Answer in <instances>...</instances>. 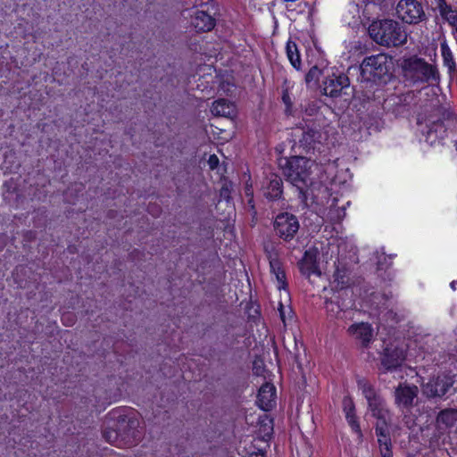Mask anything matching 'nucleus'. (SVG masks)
I'll list each match as a JSON object with an SVG mask.
<instances>
[{"label":"nucleus","instance_id":"f257e3e1","mask_svg":"<svg viewBox=\"0 0 457 457\" xmlns=\"http://www.w3.org/2000/svg\"><path fill=\"white\" fill-rule=\"evenodd\" d=\"M352 270L346 264L338 262L333 274V295L325 301L328 316L337 321L338 325L353 321L361 312L355 307L351 287Z\"/></svg>","mask_w":457,"mask_h":457},{"label":"nucleus","instance_id":"f03ea898","mask_svg":"<svg viewBox=\"0 0 457 457\" xmlns=\"http://www.w3.org/2000/svg\"><path fill=\"white\" fill-rule=\"evenodd\" d=\"M398 73L406 87L434 84L440 81V73L435 64L418 54L403 56L397 61Z\"/></svg>","mask_w":457,"mask_h":457},{"label":"nucleus","instance_id":"7ed1b4c3","mask_svg":"<svg viewBox=\"0 0 457 457\" xmlns=\"http://www.w3.org/2000/svg\"><path fill=\"white\" fill-rule=\"evenodd\" d=\"M279 166L287 180L295 187L302 202H306L311 175L310 160L303 156H291L279 161Z\"/></svg>","mask_w":457,"mask_h":457},{"label":"nucleus","instance_id":"20e7f679","mask_svg":"<svg viewBox=\"0 0 457 457\" xmlns=\"http://www.w3.org/2000/svg\"><path fill=\"white\" fill-rule=\"evenodd\" d=\"M368 31L370 37L382 46L398 47L407 43L406 31L398 21L392 19L372 21Z\"/></svg>","mask_w":457,"mask_h":457},{"label":"nucleus","instance_id":"39448f33","mask_svg":"<svg viewBox=\"0 0 457 457\" xmlns=\"http://www.w3.org/2000/svg\"><path fill=\"white\" fill-rule=\"evenodd\" d=\"M361 75L370 82L386 83L391 76L392 62L386 54L367 56L361 63Z\"/></svg>","mask_w":457,"mask_h":457},{"label":"nucleus","instance_id":"423d86ee","mask_svg":"<svg viewBox=\"0 0 457 457\" xmlns=\"http://www.w3.org/2000/svg\"><path fill=\"white\" fill-rule=\"evenodd\" d=\"M109 416L116 421L117 429L104 430L103 432V436L106 442L112 443V438H117L119 435L117 430H122L127 436H135L139 420L135 415L130 414L129 410L126 407L115 408L109 412Z\"/></svg>","mask_w":457,"mask_h":457},{"label":"nucleus","instance_id":"0eeeda50","mask_svg":"<svg viewBox=\"0 0 457 457\" xmlns=\"http://www.w3.org/2000/svg\"><path fill=\"white\" fill-rule=\"evenodd\" d=\"M358 389L361 391L362 395L368 403L369 410L371 415L377 419V421H386L388 411L386 409V403L381 395L377 392L374 386L365 378H357Z\"/></svg>","mask_w":457,"mask_h":457},{"label":"nucleus","instance_id":"6e6552de","mask_svg":"<svg viewBox=\"0 0 457 457\" xmlns=\"http://www.w3.org/2000/svg\"><path fill=\"white\" fill-rule=\"evenodd\" d=\"M395 16L407 25H419L427 21L428 16L422 0H399L395 6Z\"/></svg>","mask_w":457,"mask_h":457},{"label":"nucleus","instance_id":"1a4fd4ad","mask_svg":"<svg viewBox=\"0 0 457 457\" xmlns=\"http://www.w3.org/2000/svg\"><path fill=\"white\" fill-rule=\"evenodd\" d=\"M273 228L276 236L285 242H290L298 232L300 224L295 214L285 212L275 217Z\"/></svg>","mask_w":457,"mask_h":457},{"label":"nucleus","instance_id":"9d476101","mask_svg":"<svg viewBox=\"0 0 457 457\" xmlns=\"http://www.w3.org/2000/svg\"><path fill=\"white\" fill-rule=\"evenodd\" d=\"M406 360V352L399 346L386 345L380 355V374L394 372L401 370Z\"/></svg>","mask_w":457,"mask_h":457},{"label":"nucleus","instance_id":"9b49d317","mask_svg":"<svg viewBox=\"0 0 457 457\" xmlns=\"http://www.w3.org/2000/svg\"><path fill=\"white\" fill-rule=\"evenodd\" d=\"M265 254L269 261L270 271L276 279V287L279 291H288V282L284 264L279 258L278 252L272 248L270 250L265 249Z\"/></svg>","mask_w":457,"mask_h":457},{"label":"nucleus","instance_id":"f8f14e48","mask_svg":"<svg viewBox=\"0 0 457 457\" xmlns=\"http://www.w3.org/2000/svg\"><path fill=\"white\" fill-rule=\"evenodd\" d=\"M349 86L350 80L347 75L343 72H332L324 77L320 87L323 95L334 98L339 96Z\"/></svg>","mask_w":457,"mask_h":457},{"label":"nucleus","instance_id":"ddd939ff","mask_svg":"<svg viewBox=\"0 0 457 457\" xmlns=\"http://www.w3.org/2000/svg\"><path fill=\"white\" fill-rule=\"evenodd\" d=\"M261 191L269 202L283 200L284 183L281 177L271 173L262 182Z\"/></svg>","mask_w":457,"mask_h":457},{"label":"nucleus","instance_id":"4468645a","mask_svg":"<svg viewBox=\"0 0 457 457\" xmlns=\"http://www.w3.org/2000/svg\"><path fill=\"white\" fill-rule=\"evenodd\" d=\"M453 385V379L448 375H438L431 378L427 384L423 386V393L428 397H443Z\"/></svg>","mask_w":457,"mask_h":457},{"label":"nucleus","instance_id":"2eb2a0df","mask_svg":"<svg viewBox=\"0 0 457 457\" xmlns=\"http://www.w3.org/2000/svg\"><path fill=\"white\" fill-rule=\"evenodd\" d=\"M375 434L381 457H393V444L388 423L386 421H377Z\"/></svg>","mask_w":457,"mask_h":457},{"label":"nucleus","instance_id":"dca6fc26","mask_svg":"<svg viewBox=\"0 0 457 457\" xmlns=\"http://www.w3.org/2000/svg\"><path fill=\"white\" fill-rule=\"evenodd\" d=\"M347 334L360 343L363 348H368L373 340V328L369 322H354L347 328Z\"/></svg>","mask_w":457,"mask_h":457},{"label":"nucleus","instance_id":"f3484780","mask_svg":"<svg viewBox=\"0 0 457 457\" xmlns=\"http://www.w3.org/2000/svg\"><path fill=\"white\" fill-rule=\"evenodd\" d=\"M276 387L273 384L265 382L259 388L256 404L261 410L270 411L276 405Z\"/></svg>","mask_w":457,"mask_h":457},{"label":"nucleus","instance_id":"a211bd4d","mask_svg":"<svg viewBox=\"0 0 457 457\" xmlns=\"http://www.w3.org/2000/svg\"><path fill=\"white\" fill-rule=\"evenodd\" d=\"M342 409L352 432L356 434L359 437H362L359 418L356 414L355 403L351 396L346 395L343 398Z\"/></svg>","mask_w":457,"mask_h":457},{"label":"nucleus","instance_id":"6ab92c4d","mask_svg":"<svg viewBox=\"0 0 457 457\" xmlns=\"http://www.w3.org/2000/svg\"><path fill=\"white\" fill-rule=\"evenodd\" d=\"M417 394L418 387L416 386L400 384L395 391V403L398 406L409 408L412 405Z\"/></svg>","mask_w":457,"mask_h":457},{"label":"nucleus","instance_id":"aec40b11","mask_svg":"<svg viewBox=\"0 0 457 457\" xmlns=\"http://www.w3.org/2000/svg\"><path fill=\"white\" fill-rule=\"evenodd\" d=\"M191 24L197 32L211 31L216 24V20L207 11L197 10L191 19Z\"/></svg>","mask_w":457,"mask_h":457},{"label":"nucleus","instance_id":"412c9836","mask_svg":"<svg viewBox=\"0 0 457 457\" xmlns=\"http://www.w3.org/2000/svg\"><path fill=\"white\" fill-rule=\"evenodd\" d=\"M211 112L214 116L232 118L236 114V106L229 100L225 98H220L212 103L211 107Z\"/></svg>","mask_w":457,"mask_h":457},{"label":"nucleus","instance_id":"4be33fe9","mask_svg":"<svg viewBox=\"0 0 457 457\" xmlns=\"http://www.w3.org/2000/svg\"><path fill=\"white\" fill-rule=\"evenodd\" d=\"M320 137V134L317 129H307L303 130L299 139V147L306 154L314 150L315 144Z\"/></svg>","mask_w":457,"mask_h":457},{"label":"nucleus","instance_id":"5701e85b","mask_svg":"<svg viewBox=\"0 0 457 457\" xmlns=\"http://www.w3.org/2000/svg\"><path fill=\"white\" fill-rule=\"evenodd\" d=\"M299 270L302 274L311 276L312 274H320L316 261V256L306 251L302 260L298 262Z\"/></svg>","mask_w":457,"mask_h":457},{"label":"nucleus","instance_id":"b1692460","mask_svg":"<svg viewBox=\"0 0 457 457\" xmlns=\"http://www.w3.org/2000/svg\"><path fill=\"white\" fill-rule=\"evenodd\" d=\"M287 57L294 69L296 71L302 70V59L299 47L297 44L289 38L285 47Z\"/></svg>","mask_w":457,"mask_h":457},{"label":"nucleus","instance_id":"393cba45","mask_svg":"<svg viewBox=\"0 0 457 457\" xmlns=\"http://www.w3.org/2000/svg\"><path fill=\"white\" fill-rule=\"evenodd\" d=\"M448 137V129L445 121L438 120L428 126V137L433 140L442 141Z\"/></svg>","mask_w":457,"mask_h":457},{"label":"nucleus","instance_id":"a878e982","mask_svg":"<svg viewBox=\"0 0 457 457\" xmlns=\"http://www.w3.org/2000/svg\"><path fill=\"white\" fill-rule=\"evenodd\" d=\"M457 420V410L444 409L436 416V422L445 427H453Z\"/></svg>","mask_w":457,"mask_h":457},{"label":"nucleus","instance_id":"bb28decb","mask_svg":"<svg viewBox=\"0 0 457 457\" xmlns=\"http://www.w3.org/2000/svg\"><path fill=\"white\" fill-rule=\"evenodd\" d=\"M441 54L444 65L448 68L449 72L455 71L456 64L454 62L453 54L446 43L441 44Z\"/></svg>","mask_w":457,"mask_h":457},{"label":"nucleus","instance_id":"cd10ccee","mask_svg":"<svg viewBox=\"0 0 457 457\" xmlns=\"http://www.w3.org/2000/svg\"><path fill=\"white\" fill-rule=\"evenodd\" d=\"M282 103L285 105V113L287 116H293L295 113L294 111V102L292 100L288 87H282V95H281Z\"/></svg>","mask_w":457,"mask_h":457},{"label":"nucleus","instance_id":"c85d7f7f","mask_svg":"<svg viewBox=\"0 0 457 457\" xmlns=\"http://www.w3.org/2000/svg\"><path fill=\"white\" fill-rule=\"evenodd\" d=\"M322 75V70L317 65H313L308 72L305 74V83L310 86L311 84L316 85L320 76Z\"/></svg>","mask_w":457,"mask_h":457},{"label":"nucleus","instance_id":"c756f323","mask_svg":"<svg viewBox=\"0 0 457 457\" xmlns=\"http://www.w3.org/2000/svg\"><path fill=\"white\" fill-rule=\"evenodd\" d=\"M62 323L66 327L73 326L77 320V318L72 312H64L61 317Z\"/></svg>","mask_w":457,"mask_h":457},{"label":"nucleus","instance_id":"7c9ffc66","mask_svg":"<svg viewBox=\"0 0 457 457\" xmlns=\"http://www.w3.org/2000/svg\"><path fill=\"white\" fill-rule=\"evenodd\" d=\"M436 3H437V6L439 8V11H440V14L443 16V17H446L448 16L449 13L453 12V11L452 10V6L451 5H448L446 4V1L445 0V4H443L440 0H436Z\"/></svg>","mask_w":457,"mask_h":457},{"label":"nucleus","instance_id":"2f4dec72","mask_svg":"<svg viewBox=\"0 0 457 457\" xmlns=\"http://www.w3.org/2000/svg\"><path fill=\"white\" fill-rule=\"evenodd\" d=\"M207 163H208L209 169L211 170H214L215 169L218 168V166L220 164V160H219L218 156L213 154L209 156Z\"/></svg>","mask_w":457,"mask_h":457},{"label":"nucleus","instance_id":"473e14b6","mask_svg":"<svg viewBox=\"0 0 457 457\" xmlns=\"http://www.w3.org/2000/svg\"><path fill=\"white\" fill-rule=\"evenodd\" d=\"M452 453L453 455H450V457H457V430L453 433L450 437Z\"/></svg>","mask_w":457,"mask_h":457},{"label":"nucleus","instance_id":"72a5a7b5","mask_svg":"<svg viewBox=\"0 0 457 457\" xmlns=\"http://www.w3.org/2000/svg\"><path fill=\"white\" fill-rule=\"evenodd\" d=\"M369 4H372L373 5H377L379 7L380 11L386 9L388 6V0H367Z\"/></svg>","mask_w":457,"mask_h":457},{"label":"nucleus","instance_id":"f704fd0d","mask_svg":"<svg viewBox=\"0 0 457 457\" xmlns=\"http://www.w3.org/2000/svg\"><path fill=\"white\" fill-rule=\"evenodd\" d=\"M449 25H451L453 29L457 26V12H451L448 16L445 17Z\"/></svg>","mask_w":457,"mask_h":457},{"label":"nucleus","instance_id":"c9c22d12","mask_svg":"<svg viewBox=\"0 0 457 457\" xmlns=\"http://www.w3.org/2000/svg\"><path fill=\"white\" fill-rule=\"evenodd\" d=\"M220 197L228 200L230 198V190L227 186H223L220 191Z\"/></svg>","mask_w":457,"mask_h":457},{"label":"nucleus","instance_id":"e433bc0d","mask_svg":"<svg viewBox=\"0 0 457 457\" xmlns=\"http://www.w3.org/2000/svg\"><path fill=\"white\" fill-rule=\"evenodd\" d=\"M245 194L247 197L253 196V190L252 184L246 183L245 187Z\"/></svg>","mask_w":457,"mask_h":457},{"label":"nucleus","instance_id":"4c0bfd02","mask_svg":"<svg viewBox=\"0 0 457 457\" xmlns=\"http://www.w3.org/2000/svg\"><path fill=\"white\" fill-rule=\"evenodd\" d=\"M278 312H279L280 320H282V322L284 324H286L285 309L281 303H279Z\"/></svg>","mask_w":457,"mask_h":457},{"label":"nucleus","instance_id":"58836bf2","mask_svg":"<svg viewBox=\"0 0 457 457\" xmlns=\"http://www.w3.org/2000/svg\"><path fill=\"white\" fill-rule=\"evenodd\" d=\"M247 457H266V454L262 451H258L250 453Z\"/></svg>","mask_w":457,"mask_h":457},{"label":"nucleus","instance_id":"ea45409f","mask_svg":"<svg viewBox=\"0 0 457 457\" xmlns=\"http://www.w3.org/2000/svg\"><path fill=\"white\" fill-rule=\"evenodd\" d=\"M247 204L251 207L252 210L255 209L253 196L248 197Z\"/></svg>","mask_w":457,"mask_h":457},{"label":"nucleus","instance_id":"a19ab883","mask_svg":"<svg viewBox=\"0 0 457 457\" xmlns=\"http://www.w3.org/2000/svg\"><path fill=\"white\" fill-rule=\"evenodd\" d=\"M457 279L451 282L450 287L453 290H456Z\"/></svg>","mask_w":457,"mask_h":457},{"label":"nucleus","instance_id":"79ce46f5","mask_svg":"<svg viewBox=\"0 0 457 457\" xmlns=\"http://www.w3.org/2000/svg\"><path fill=\"white\" fill-rule=\"evenodd\" d=\"M212 2H213V0H206V2H205V3H204V4H202L201 5H202V6H203V5H206V4H208L212 3Z\"/></svg>","mask_w":457,"mask_h":457},{"label":"nucleus","instance_id":"37998d69","mask_svg":"<svg viewBox=\"0 0 457 457\" xmlns=\"http://www.w3.org/2000/svg\"><path fill=\"white\" fill-rule=\"evenodd\" d=\"M454 114L452 112L447 113V119L450 120L452 117H453Z\"/></svg>","mask_w":457,"mask_h":457},{"label":"nucleus","instance_id":"c03bdc74","mask_svg":"<svg viewBox=\"0 0 457 457\" xmlns=\"http://www.w3.org/2000/svg\"><path fill=\"white\" fill-rule=\"evenodd\" d=\"M454 34H455V37L457 39V26L454 28Z\"/></svg>","mask_w":457,"mask_h":457},{"label":"nucleus","instance_id":"a18cd8bd","mask_svg":"<svg viewBox=\"0 0 457 457\" xmlns=\"http://www.w3.org/2000/svg\"><path fill=\"white\" fill-rule=\"evenodd\" d=\"M443 4H445V0H440Z\"/></svg>","mask_w":457,"mask_h":457},{"label":"nucleus","instance_id":"49530a36","mask_svg":"<svg viewBox=\"0 0 457 457\" xmlns=\"http://www.w3.org/2000/svg\"><path fill=\"white\" fill-rule=\"evenodd\" d=\"M407 457H412L411 455H408Z\"/></svg>","mask_w":457,"mask_h":457}]
</instances>
